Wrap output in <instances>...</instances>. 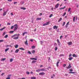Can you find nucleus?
I'll use <instances>...</instances> for the list:
<instances>
[{"mask_svg": "<svg viewBox=\"0 0 79 79\" xmlns=\"http://www.w3.org/2000/svg\"><path fill=\"white\" fill-rule=\"evenodd\" d=\"M27 74H29V72L27 71L26 72Z\"/></svg>", "mask_w": 79, "mask_h": 79, "instance_id": "49", "label": "nucleus"}, {"mask_svg": "<svg viewBox=\"0 0 79 79\" xmlns=\"http://www.w3.org/2000/svg\"><path fill=\"white\" fill-rule=\"evenodd\" d=\"M13 59H10V62H12V61H13Z\"/></svg>", "mask_w": 79, "mask_h": 79, "instance_id": "41", "label": "nucleus"}, {"mask_svg": "<svg viewBox=\"0 0 79 79\" xmlns=\"http://www.w3.org/2000/svg\"><path fill=\"white\" fill-rule=\"evenodd\" d=\"M53 16V14H51L49 16V18H51Z\"/></svg>", "mask_w": 79, "mask_h": 79, "instance_id": "42", "label": "nucleus"}, {"mask_svg": "<svg viewBox=\"0 0 79 79\" xmlns=\"http://www.w3.org/2000/svg\"><path fill=\"white\" fill-rule=\"evenodd\" d=\"M54 29H58V27L56 26H54L53 27Z\"/></svg>", "mask_w": 79, "mask_h": 79, "instance_id": "11", "label": "nucleus"}, {"mask_svg": "<svg viewBox=\"0 0 79 79\" xmlns=\"http://www.w3.org/2000/svg\"><path fill=\"white\" fill-rule=\"evenodd\" d=\"M54 46H56V45H57V44H56V43H55L54 44Z\"/></svg>", "mask_w": 79, "mask_h": 79, "instance_id": "48", "label": "nucleus"}, {"mask_svg": "<svg viewBox=\"0 0 79 79\" xmlns=\"http://www.w3.org/2000/svg\"><path fill=\"white\" fill-rule=\"evenodd\" d=\"M4 41V40H0V42H3Z\"/></svg>", "mask_w": 79, "mask_h": 79, "instance_id": "35", "label": "nucleus"}, {"mask_svg": "<svg viewBox=\"0 0 79 79\" xmlns=\"http://www.w3.org/2000/svg\"><path fill=\"white\" fill-rule=\"evenodd\" d=\"M16 35H17V36H18V37H19V36L20 35V34H16Z\"/></svg>", "mask_w": 79, "mask_h": 79, "instance_id": "52", "label": "nucleus"}, {"mask_svg": "<svg viewBox=\"0 0 79 79\" xmlns=\"http://www.w3.org/2000/svg\"><path fill=\"white\" fill-rule=\"evenodd\" d=\"M30 60H37V58H31Z\"/></svg>", "mask_w": 79, "mask_h": 79, "instance_id": "14", "label": "nucleus"}, {"mask_svg": "<svg viewBox=\"0 0 79 79\" xmlns=\"http://www.w3.org/2000/svg\"><path fill=\"white\" fill-rule=\"evenodd\" d=\"M14 32V31H10V34H12V33H13Z\"/></svg>", "mask_w": 79, "mask_h": 79, "instance_id": "31", "label": "nucleus"}, {"mask_svg": "<svg viewBox=\"0 0 79 79\" xmlns=\"http://www.w3.org/2000/svg\"><path fill=\"white\" fill-rule=\"evenodd\" d=\"M66 12L64 13V14L63 15V16H65V15H66Z\"/></svg>", "mask_w": 79, "mask_h": 79, "instance_id": "36", "label": "nucleus"}, {"mask_svg": "<svg viewBox=\"0 0 79 79\" xmlns=\"http://www.w3.org/2000/svg\"><path fill=\"white\" fill-rule=\"evenodd\" d=\"M66 66V64H64L63 65V67H65Z\"/></svg>", "mask_w": 79, "mask_h": 79, "instance_id": "55", "label": "nucleus"}, {"mask_svg": "<svg viewBox=\"0 0 79 79\" xmlns=\"http://www.w3.org/2000/svg\"><path fill=\"white\" fill-rule=\"evenodd\" d=\"M71 64H69V66L67 67V69H70V68H71Z\"/></svg>", "mask_w": 79, "mask_h": 79, "instance_id": "6", "label": "nucleus"}, {"mask_svg": "<svg viewBox=\"0 0 79 79\" xmlns=\"http://www.w3.org/2000/svg\"><path fill=\"white\" fill-rule=\"evenodd\" d=\"M65 24V22H64V23L62 24V26H64Z\"/></svg>", "mask_w": 79, "mask_h": 79, "instance_id": "45", "label": "nucleus"}, {"mask_svg": "<svg viewBox=\"0 0 79 79\" xmlns=\"http://www.w3.org/2000/svg\"><path fill=\"white\" fill-rule=\"evenodd\" d=\"M58 63H60V60L58 61L56 64V66L57 67H58L59 66V65H58Z\"/></svg>", "mask_w": 79, "mask_h": 79, "instance_id": "8", "label": "nucleus"}, {"mask_svg": "<svg viewBox=\"0 0 79 79\" xmlns=\"http://www.w3.org/2000/svg\"><path fill=\"white\" fill-rule=\"evenodd\" d=\"M35 51L34 50H33L31 51V53H35Z\"/></svg>", "mask_w": 79, "mask_h": 79, "instance_id": "26", "label": "nucleus"}, {"mask_svg": "<svg viewBox=\"0 0 79 79\" xmlns=\"http://www.w3.org/2000/svg\"><path fill=\"white\" fill-rule=\"evenodd\" d=\"M45 74V73H39V75H44Z\"/></svg>", "mask_w": 79, "mask_h": 79, "instance_id": "10", "label": "nucleus"}, {"mask_svg": "<svg viewBox=\"0 0 79 79\" xmlns=\"http://www.w3.org/2000/svg\"><path fill=\"white\" fill-rule=\"evenodd\" d=\"M73 59V57H70L69 58V60H72Z\"/></svg>", "mask_w": 79, "mask_h": 79, "instance_id": "25", "label": "nucleus"}, {"mask_svg": "<svg viewBox=\"0 0 79 79\" xmlns=\"http://www.w3.org/2000/svg\"><path fill=\"white\" fill-rule=\"evenodd\" d=\"M72 56V54H69V57H70V56Z\"/></svg>", "mask_w": 79, "mask_h": 79, "instance_id": "47", "label": "nucleus"}, {"mask_svg": "<svg viewBox=\"0 0 79 79\" xmlns=\"http://www.w3.org/2000/svg\"><path fill=\"white\" fill-rule=\"evenodd\" d=\"M36 72H39L40 71V69L36 70Z\"/></svg>", "mask_w": 79, "mask_h": 79, "instance_id": "30", "label": "nucleus"}, {"mask_svg": "<svg viewBox=\"0 0 79 79\" xmlns=\"http://www.w3.org/2000/svg\"><path fill=\"white\" fill-rule=\"evenodd\" d=\"M36 61H35V60H33V61H32L31 62V63H33V64H34L35 63H36Z\"/></svg>", "mask_w": 79, "mask_h": 79, "instance_id": "27", "label": "nucleus"}, {"mask_svg": "<svg viewBox=\"0 0 79 79\" xmlns=\"http://www.w3.org/2000/svg\"><path fill=\"white\" fill-rule=\"evenodd\" d=\"M24 44L26 45H28V43H27V40H26V41L25 42Z\"/></svg>", "mask_w": 79, "mask_h": 79, "instance_id": "7", "label": "nucleus"}, {"mask_svg": "<svg viewBox=\"0 0 79 79\" xmlns=\"http://www.w3.org/2000/svg\"><path fill=\"white\" fill-rule=\"evenodd\" d=\"M57 43H58V45L60 46V44H61V43H60V40L59 39H58L57 40Z\"/></svg>", "mask_w": 79, "mask_h": 79, "instance_id": "3", "label": "nucleus"}, {"mask_svg": "<svg viewBox=\"0 0 79 79\" xmlns=\"http://www.w3.org/2000/svg\"><path fill=\"white\" fill-rule=\"evenodd\" d=\"M69 22H68L67 23V24L66 25V26H68V24H69Z\"/></svg>", "mask_w": 79, "mask_h": 79, "instance_id": "39", "label": "nucleus"}, {"mask_svg": "<svg viewBox=\"0 0 79 79\" xmlns=\"http://www.w3.org/2000/svg\"><path fill=\"white\" fill-rule=\"evenodd\" d=\"M11 76V75H9L7 77H10V76Z\"/></svg>", "mask_w": 79, "mask_h": 79, "instance_id": "46", "label": "nucleus"}, {"mask_svg": "<svg viewBox=\"0 0 79 79\" xmlns=\"http://www.w3.org/2000/svg\"><path fill=\"white\" fill-rule=\"evenodd\" d=\"M57 49H58V48H57V47H56L55 48V50H57Z\"/></svg>", "mask_w": 79, "mask_h": 79, "instance_id": "44", "label": "nucleus"}, {"mask_svg": "<svg viewBox=\"0 0 79 79\" xmlns=\"http://www.w3.org/2000/svg\"><path fill=\"white\" fill-rule=\"evenodd\" d=\"M66 8V6H64L63 8H60L59 9L60 10H62L63 9H64V8Z\"/></svg>", "mask_w": 79, "mask_h": 79, "instance_id": "20", "label": "nucleus"}, {"mask_svg": "<svg viewBox=\"0 0 79 79\" xmlns=\"http://www.w3.org/2000/svg\"><path fill=\"white\" fill-rule=\"evenodd\" d=\"M21 9H22V10H26V8L24 7H21Z\"/></svg>", "mask_w": 79, "mask_h": 79, "instance_id": "23", "label": "nucleus"}, {"mask_svg": "<svg viewBox=\"0 0 79 79\" xmlns=\"http://www.w3.org/2000/svg\"><path fill=\"white\" fill-rule=\"evenodd\" d=\"M8 35H6L4 36V37H5V38H7V37H8Z\"/></svg>", "mask_w": 79, "mask_h": 79, "instance_id": "32", "label": "nucleus"}, {"mask_svg": "<svg viewBox=\"0 0 79 79\" xmlns=\"http://www.w3.org/2000/svg\"><path fill=\"white\" fill-rule=\"evenodd\" d=\"M9 47V45H6V48H7V47Z\"/></svg>", "mask_w": 79, "mask_h": 79, "instance_id": "62", "label": "nucleus"}, {"mask_svg": "<svg viewBox=\"0 0 79 79\" xmlns=\"http://www.w3.org/2000/svg\"><path fill=\"white\" fill-rule=\"evenodd\" d=\"M28 53H29V54H30L31 55V52L30 51L28 52Z\"/></svg>", "mask_w": 79, "mask_h": 79, "instance_id": "38", "label": "nucleus"}, {"mask_svg": "<svg viewBox=\"0 0 79 79\" xmlns=\"http://www.w3.org/2000/svg\"><path fill=\"white\" fill-rule=\"evenodd\" d=\"M9 50V48H7L5 50V52H6L8 51V50Z\"/></svg>", "mask_w": 79, "mask_h": 79, "instance_id": "29", "label": "nucleus"}, {"mask_svg": "<svg viewBox=\"0 0 79 79\" xmlns=\"http://www.w3.org/2000/svg\"><path fill=\"white\" fill-rule=\"evenodd\" d=\"M6 28V27H4L3 28L0 29V31H2V30H3V29H5V28Z\"/></svg>", "mask_w": 79, "mask_h": 79, "instance_id": "19", "label": "nucleus"}, {"mask_svg": "<svg viewBox=\"0 0 79 79\" xmlns=\"http://www.w3.org/2000/svg\"><path fill=\"white\" fill-rule=\"evenodd\" d=\"M37 30V29L35 28L34 30V31L35 32L36 31V30Z\"/></svg>", "mask_w": 79, "mask_h": 79, "instance_id": "58", "label": "nucleus"}, {"mask_svg": "<svg viewBox=\"0 0 79 79\" xmlns=\"http://www.w3.org/2000/svg\"><path fill=\"white\" fill-rule=\"evenodd\" d=\"M63 56V54H60V56Z\"/></svg>", "mask_w": 79, "mask_h": 79, "instance_id": "61", "label": "nucleus"}, {"mask_svg": "<svg viewBox=\"0 0 79 79\" xmlns=\"http://www.w3.org/2000/svg\"><path fill=\"white\" fill-rule=\"evenodd\" d=\"M41 19H42L41 18H36V21H38V20H40Z\"/></svg>", "mask_w": 79, "mask_h": 79, "instance_id": "18", "label": "nucleus"}, {"mask_svg": "<svg viewBox=\"0 0 79 79\" xmlns=\"http://www.w3.org/2000/svg\"><path fill=\"white\" fill-rule=\"evenodd\" d=\"M13 28H14V26H12L11 27H10V29H13Z\"/></svg>", "mask_w": 79, "mask_h": 79, "instance_id": "33", "label": "nucleus"}, {"mask_svg": "<svg viewBox=\"0 0 79 79\" xmlns=\"http://www.w3.org/2000/svg\"><path fill=\"white\" fill-rule=\"evenodd\" d=\"M75 21V17H73V22Z\"/></svg>", "mask_w": 79, "mask_h": 79, "instance_id": "50", "label": "nucleus"}, {"mask_svg": "<svg viewBox=\"0 0 79 79\" xmlns=\"http://www.w3.org/2000/svg\"><path fill=\"white\" fill-rule=\"evenodd\" d=\"M49 23H50V22H47L46 23H44L43 25V26H47V25H48L49 24Z\"/></svg>", "mask_w": 79, "mask_h": 79, "instance_id": "4", "label": "nucleus"}, {"mask_svg": "<svg viewBox=\"0 0 79 79\" xmlns=\"http://www.w3.org/2000/svg\"><path fill=\"white\" fill-rule=\"evenodd\" d=\"M40 44L41 45H42V44H43V41H40Z\"/></svg>", "mask_w": 79, "mask_h": 79, "instance_id": "37", "label": "nucleus"}, {"mask_svg": "<svg viewBox=\"0 0 79 79\" xmlns=\"http://www.w3.org/2000/svg\"><path fill=\"white\" fill-rule=\"evenodd\" d=\"M69 73L70 74H74V73H75V72H69Z\"/></svg>", "mask_w": 79, "mask_h": 79, "instance_id": "28", "label": "nucleus"}, {"mask_svg": "<svg viewBox=\"0 0 79 79\" xmlns=\"http://www.w3.org/2000/svg\"><path fill=\"white\" fill-rule=\"evenodd\" d=\"M7 11H7L4 12L3 14V16H5V15H6V13H7Z\"/></svg>", "mask_w": 79, "mask_h": 79, "instance_id": "13", "label": "nucleus"}, {"mask_svg": "<svg viewBox=\"0 0 79 79\" xmlns=\"http://www.w3.org/2000/svg\"><path fill=\"white\" fill-rule=\"evenodd\" d=\"M69 71H73V69H69Z\"/></svg>", "mask_w": 79, "mask_h": 79, "instance_id": "43", "label": "nucleus"}, {"mask_svg": "<svg viewBox=\"0 0 79 79\" xmlns=\"http://www.w3.org/2000/svg\"><path fill=\"white\" fill-rule=\"evenodd\" d=\"M61 20H62V18H60L59 19V21H58V23H60V21H61Z\"/></svg>", "mask_w": 79, "mask_h": 79, "instance_id": "22", "label": "nucleus"}, {"mask_svg": "<svg viewBox=\"0 0 79 79\" xmlns=\"http://www.w3.org/2000/svg\"><path fill=\"white\" fill-rule=\"evenodd\" d=\"M6 60V58H4L3 59H2L1 60V61H5V60Z\"/></svg>", "mask_w": 79, "mask_h": 79, "instance_id": "21", "label": "nucleus"}, {"mask_svg": "<svg viewBox=\"0 0 79 79\" xmlns=\"http://www.w3.org/2000/svg\"><path fill=\"white\" fill-rule=\"evenodd\" d=\"M32 48H35V46H32Z\"/></svg>", "mask_w": 79, "mask_h": 79, "instance_id": "53", "label": "nucleus"}, {"mask_svg": "<svg viewBox=\"0 0 79 79\" xmlns=\"http://www.w3.org/2000/svg\"><path fill=\"white\" fill-rule=\"evenodd\" d=\"M72 56L73 57H75V58H77V56L75 54H73Z\"/></svg>", "mask_w": 79, "mask_h": 79, "instance_id": "12", "label": "nucleus"}, {"mask_svg": "<svg viewBox=\"0 0 79 79\" xmlns=\"http://www.w3.org/2000/svg\"><path fill=\"white\" fill-rule=\"evenodd\" d=\"M4 35H5V32H4L3 33V34L2 35V36H4Z\"/></svg>", "mask_w": 79, "mask_h": 79, "instance_id": "56", "label": "nucleus"}, {"mask_svg": "<svg viewBox=\"0 0 79 79\" xmlns=\"http://www.w3.org/2000/svg\"><path fill=\"white\" fill-rule=\"evenodd\" d=\"M31 42H33V40L31 39L30 40Z\"/></svg>", "mask_w": 79, "mask_h": 79, "instance_id": "63", "label": "nucleus"}, {"mask_svg": "<svg viewBox=\"0 0 79 79\" xmlns=\"http://www.w3.org/2000/svg\"><path fill=\"white\" fill-rule=\"evenodd\" d=\"M67 44L69 45H72V44H73V43H72V42H69Z\"/></svg>", "mask_w": 79, "mask_h": 79, "instance_id": "9", "label": "nucleus"}, {"mask_svg": "<svg viewBox=\"0 0 79 79\" xmlns=\"http://www.w3.org/2000/svg\"><path fill=\"white\" fill-rule=\"evenodd\" d=\"M40 71H45V69H40Z\"/></svg>", "mask_w": 79, "mask_h": 79, "instance_id": "15", "label": "nucleus"}, {"mask_svg": "<svg viewBox=\"0 0 79 79\" xmlns=\"http://www.w3.org/2000/svg\"><path fill=\"white\" fill-rule=\"evenodd\" d=\"M15 47V48H18V45H16Z\"/></svg>", "mask_w": 79, "mask_h": 79, "instance_id": "34", "label": "nucleus"}, {"mask_svg": "<svg viewBox=\"0 0 79 79\" xmlns=\"http://www.w3.org/2000/svg\"><path fill=\"white\" fill-rule=\"evenodd\" d=\"M17 2H14V4H16V3H17Z\"/></svg>", "mask_w": 79, "mask_h": 79, "instance_id": "57", "label": "nucleus"}, {"mask_svg": "<svg viewBox=\"0 0 79 79\" xmlns=\"http://www.w3.org/2000/svg\"><path fill=\"white\" fill-rule=\"evenodd\" d=\"M63 38V36L61 35L60 36V39H61V38Z\"/></svg>", "mask_w": 79, "mask_h": 79, "instance_id": "51", "label": "nucleus"}, {"mask_svg": "<svg viewBox=\"0 0 79 79\" xmlns=\"http://www.w3.org/2000/svg\"><path fill=\"white\" fill-rule=\"evenodd\" d=\"M19 50L17 49L15 51V52L16 53H18V52H19Z\"/></svg>", "mask_w": 79, "mask_h": 79, "instance_id": "17", "label": "nucleus"}, {"mask_svg": "<svg viewBox=\"0 0 79 79\" xmlns=\"http://www.w3.org/2000/svg\"><path fill=\"white\" fill-rule=\"evenodd\" d=\"M6 79H10V77H8L7 78H6Z\"/></svg>", "mask_w": 79, "mask_h": 79, "instance_id": "59", "label": "nucleus"}, {"mask_svg": "<svg viewBox=\"0 0 79 79\" xmlns=\"http://www.w3.org/2000/svg\"><path fill=\"white\" fill-rule=\"evenodd\" d=\"M7 25H11V23H7Z\"/></svg>", "mask_w": 79, "mask_h": 79, "instance_id": "60", "label": "nucleus"}, {"mask_svg": "<svg viewBox=\"0 0 79 79\" xmlns=\"http://www.w3.org/2000/svg\"><path fill=\"white\" fill-rule=\"evenodd\" d=\"M14 31H15L16 30L18 29V24H16L14 25Z\"/></svg>", "mask_w": 79, "mask_h": 79, "instance_id": "2", "label": "nucleus"}, {"mask_svg": "<svg viewBox=\"0 0 79 79\" xmlns=\"http://www.w3.org/2000/svg\"><path fill=\"white\" fill-rule=\"evenodd\" d=\"M19 49H20V50H25V49H24V48H19Z\"/></svg>", "mask_w": 79, "mask_h": 79, "instance_id": "16", "label": "nucleus"}, {"mask_svg": "<svg viewBox=\"0 0 79 79\" xmlns=\"http://www.w3.org/2000/svg\"><path fill=\"white\" fill-rule=\"evenodd\" d=\"M59 6V4H57L55 6V7L54 8L55 10Z\"/></svg>", "mask_w": 79, "mask_h": 79, "instance_id": "5", "label": "nucleus"}, {"mask_svg": "<svg viewBox=\"0 0 79 79\" xmlns=\"http://www.w3.org/2000/svg\"><path fill=\"white\" fill-rule=\"evenodd\" d=\"M31 79H36L35 77H31Z\"/></svg>", "mask_w": 79, "mask_h": 79, "instance_id": "24", "label": "nucleus"}, {"mask_svg": "<svg viewBox=\"0 0 79 79\" xmlns=\"http://www.w3.org/2000/svg\"><path fill=\"white\" fill-rule=\"evenodd\" d=\"M71 9L70 8L69 9V10H68V12H69L70 11V10H71Z\"/></svg>", "mask_w": 79, "mask_h": 79, "instance_id": "40", "label": "nucleus"}, {"mask_svg": "<svg viewBox=\"0 0 79 79\" xmlns=\"http://www.w3.org/2000/svg\"><path fill=\"white\" fill-rule=\"evenodd\" d=\"M11 38H13V39H15V40H17L19 39V36H17L16 34H15L11 36Z\"/></svg>", "mask_w": 79, "mask_h": 79, "instance_id": "1", "label": "nucleus"}, {"mask_svg": "<svg viewBox=\"0 0 79 79\" xmlns=\"http://www.w3.org/2000/svg\"><path fill=\"white\" fill-rule=\"evenodd\" d=\"M21 3V4H24V2L22 1L20 2Z\"/></svg>", "mask_w": 79, "mask_h": 79, "instance_id": "54", "label": "nucleus"}, {"mask_svg": "<svg viewBox=\"0 0 79 79\" xmlns=\"http://www.w3.org/2000/svg\"><path fill=\"white\" fill-rule=\"evenodd\" d=\"M21 79H26V78H22Z\"/></svg>", "mask_w": 79, "mask_h": 79, "instance_id": "64", "label": "nucleus"}]
</instances>
